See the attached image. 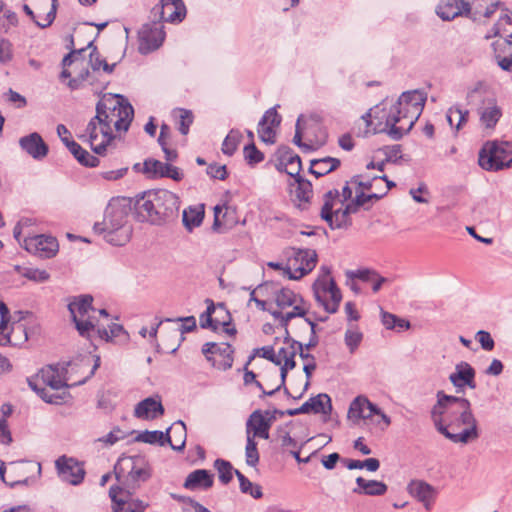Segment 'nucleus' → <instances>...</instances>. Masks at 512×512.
Returning a JSON list of instances; mask_svg holds the SVG:
<instances>
[{
  "mask_svg": "<svg viewBox=\"0 0 512 512\" xmlns=\"http://www.w3.org/2000/svg\"><path fill=\"white\" fill-rule=\"evenodd\" d=\"M431 418L439 433L456 444H468L480 436L478 421L471 403L464 397L437 393V402L432 407Z\"/></svg>",
  "mask_w": 512,
  "mask_h": 512,
  "instance_id": "obj_1",
  "label": "nucleus"
},
{
  "mask_svg": "<svg viewBox=\"0 0 512 512\" xmlns=\"http://www.w3.org/2000/svg\"><path fill=\"white\" fill-rule=\"evenodd\" d=\"M426 102V94L420 90L401 94L388 111L370 110L362 116L366 127L373 133H385L393 140L401 139L414 126Z\"/></svg>",
  "mask_w": 512,
  "mask_h": 512,
  "instance_id": "obj_2",
  "label": "nucleus"
},
{
  "mask_svg": "<svg viewBox=\"0 0 512 512\" xmlns=\"http://www.w3.org/2000/svg\"><path fill=\"white\" fill-rule=\"evenodd\" d=\"M179 197L166 189L148 190L135 202V216L140 222L163 225L178 216Z\"/></svg>",
  "mask_w": 512,
  "mask_h": 512,
  "instance_id": "obj_3",
  "label": "nucleus"
},
{
  "mask_svg": "<svg viewBox=\"0 0 512 512\" xmlns=\"http://www.w3.org/2000/svg\"><path fill=\"white\" fill-rule=\"evenodd\" d=\"M130 207L123 201L112 200L106 207L102 222L94 224V231L104 235L106 242L114 246L125 245L132 233L127 225Z\"/></svg>",
  "mask_w": 512,
  "mask_h": 512,
  "instance_id": "obj_4",
  "label": "nucleus"
},
{
  "mask_svg": "<svg viewBox=\"0 0 512 512\" xmlns=\"http://www.w3.org/2000/svg\"><path fill=\"white\" fill-rule=\"evenodd\" d=\"M134 117V109L120 94H105L96 105V119L103 121L101 131L115 128L126 132Z\"/></svg>",
  "mask_w": 512,
  "mask_h": 512,
  "instance_id": "obj_5",
  "label": "nucleus"
},
{
  "mask_svg": "<svg viewBox=\"0 0 512 512\" xmlns=\"http://www.w3.org/2000/svg\"><path fill=\"white\" fill-rule=\"evenodd\" d=\"M114 471L118 481L124 479V487H119L122 490L118 491L120 495L133 496L140 484L151 476L148 462L140 455L121 457L115 464Z\"/></svg>",
  "mask_w": 512,
  "mask_h": 512,
  "instance_id": "obj_6",
  "label": "nucleus"
},
{
  "mask_svg": "<svg viewBox=\"0 0 512 512\" xmlns=\"http://www.w3.org/2000/svg\"><path fill=\"white\" fill-rule=\"evenodd\" d=\"M478 163L486 171H500L512 167V142L492 140L483 144Z\"/></svg>",
  "mask_w": 512,
  "mask_h": 512,
  "instance_id": "obj_7",
  "label": "nucleus"
},
{
  "mask_svg": "<svg viewBox=\"0 0 512 512\" xmlns=\"http://www.w3.org/2000/svg\"><path fill=\"white\" fill-rule=\"evenodd\" d=\"M85 49H90V53L88 67L83 69L84 79H87L88 85H96L101 90H104L109 83L106 75H110L114 72L117 63H107L106 59L101 57L93 41H90Z\"/></svg>",
  "mask_w": 512,
  "mask_h": 512,
  "instance_id": "obj_8",
  "label": "nucleus"
},
{
  "mask_svg": "<svg viewBox=\"0 0 512 512\" xmlns=\"http://www.w3.org/2000/svg\"><path fill=\"white\" fill-rule=\"evenodd\" d=\"M322 271L324 275L313 284L314 296L328 313H335L342 300L341 291L334 279L329 277V268L322 267Z\"/></svg>",
  "mask_w": 512,
  "mask_h": 512,
  "instance_id": "obj_9",
  "label": "nucleus"
},
{
  "mask_svg": "<svg viewBox=\"0 0 512 512\" xmlns=\"http://www.w3.org/2000/svg\"><path fill=\"white\" fill-rule=\"evenodd\" d=\"M275 301L277 306L281 309L293 307L292 311L286 313L278 310L271 311L272 316L279 320L281 327L284 329L288 327V322L291 319L304 317L306 315L307 310L301 305L303 301L302 298L288 288L280 289L275 295Z\"/></svg>",
  "mask_w": 512,
  "mask_h": 512,
  "instance_id": "obj_10",
  "label": "nucleus"
},
{
  "mask_svg": "<svg viewBox=\"0 0 512 512\" xmlns=\"http://www.w3.org/2000/svg\"><path fill=\"white\" fill-rule=\"evenodd\" d=\"M337 200H339V191L337 189L327 191L323 196L324 203L320 216L333 230L348 229L352 225L351 218L346 214L342 206L337 208Z\"/></svg>",
  "mask_w": 512,
  "mask_h": 512,
  "instance_id": "obj_11",
  "label": "nucleus"
},
{
  "mask_svg": "<svg viewBox=\"0 0 512 512\" xmlns=\"http://www.w3.org/2000/svg\"><path fill=\"white\" fill-rule=\"evenodd\" d=\"M104 122L97 120L96 115L88 122L84 132L79 135L82 141H87L93 152L97 155H104L107 147L111 145L115 139L113 129H108L107 133L101 131V126Z\"/></svg>",
  "mask_w": 512,
  "mask_h": 512,
  "instance_id": "obj_12",
  "label": "nucleus"
},
{
  "mask_svg": "<svg viewBox=\"0 0 512 512\" xmlns=\"http://www.w3.org/2000/svg\"><path fill=\"white\" fill-rule=\"evenodd\" d=\"M92 302V296L82 295L68 305L75 327L82 337H89V330L93 327L92 322L86 318L90 313L96 312L92 307Z\"/></svg>",
  "mask_w": 512,
  "mask_h": 512,
  "instance_id": "obj_13",
  "label": "nucleus"
},
{
  "mask_svg": "<svg viewBox=\"0 0 512 512\" xmlns=\"http://www.w3.org/2000/svg\"><path fill=\"white\" fill-rule=\"evenodd\" d=\"M317 253L312 249H297L288 260L285 274L289 279L298 280L310 273L316 266Z\"/></svg>",
  "mask_w": 512,
  "mask_h": 512,
  "instance_id": "obj_14",
  "label": "nucleus"
},
{
  "mask_svg": "<svg viewBox=\"0 0 512 512\" xmlns=\"http://www.w3.org/2000/svg\"><path fill=\"white\" fill-rule=\"evenodd\" d=\"M277 410L273 412L266 410H255L253 411L246 421V437L255 439L256 437L262 439H269V430L276 420L275 414Z\"/></svg>",
  "mask_w": 512,
  "mask_h": 512,
  "instance_id": "obj_15",
  "label": "nucleus"
},
{
  "mask_svg": "<svg viewBox=\"0 0 512 512\" xmlns=\"http://www.w3.org/2000/svg\"><path fill=\"white\" fill-rule=\"evenodd\" d=\"M165 39L164 26L152 18L151 23L144 24L139 31V51L148 54L158 49Z\"/></svg>",
  "mask_w": 512,
  "mask_h": 512,
  "instance_id": "obj_16",
  "label": "nucleus"
},
{
  "mask_svg": "<svg viewBox=\"0 0 512 512\" xmlns=\"http://www.w3.org/2000/svg\"><path fill=\"white\" fill-rule=\"evenodd\" d=\"M186 15V7L182 0H160L151 10V16L158 22H181Z\"/></svg>",
  "mask_w": 512,
  "mask_h": 512,
  "instance_id": "obj_17",
  "label": "nucleus"
},
{
  "mask_svg": "<svg viewBox=\"0 0 512 512\" xmlns=\"http://www.w3.org/2000/svg\"><path fill=\"white\" fill-rule=\"evenodd\" d=\"M24 248L40 258L50 259L57 254L59 244L55 237L42 234L25 238Z\"/></svg>",
  "mask_w": 512,
  "mask_h": 512,
  "instance_id": "obj_18",
  "label": "nucleus"
},
{
  "mask_svg": "<svg viewBox=\"0 0 512 512\" xmlns=\"http://www.w3.org/2000/svg\"><path fill=\"white\" fill-rule=\"evenodd\" d=\"M476 112L479 116L481 127L488 133L495 129L503 115L502 108L494 97L484 98L477 107Z\"/></svg>",
  "mask_w": 512,
  "mask_h": 512,
  "instance_id": "obj_19",
  "label": "nucleus"
},
{
  "mask_svg": "<svg viewBox=\"0 0 512 512\" xmlns=\"http://www.w3.org/2000/svg\"><path fill=\"white\" fill-rule=\"evenodd\" d=\"M118 491H122L119 486H112L109 489V496L114 503L113 512H145L149 507V503L133 496L120 495Z\"/></svg>",
  "mask_w": 512,
  "mask_h": 512,
  "instance_id": "obj_20",
  "label": "nucleus"
},
{
  "mask_svg": "<svg viewBox=\"0 0 512 512\" xmlns=\"http://www.w3.org/2000/svg\"><path fill=\"white\" fill-rule=\"evenodd\" d=\"M143 173L149 178H170L174 181H181L184 177L179 168L151 158L144 161Z\"/></svg>",
  "mask_w": 512,
  "mask_h": 512,
  "instance_id": "obj_21",
  "label": "nucleus"
},
{
  "mask_svg": "<svg viewBox=\"0 0 512 512\" xmlns=\"http://www.w3.org/2000/svg\"><path fill=\"white\" fill-rule=\"evenodd\" d=\"M60 478L72 485H78L84 479L85 471L82 465L73 458L61 456L55 462Z\"/></svg>",
  "mask_w": 512,
  "mask_h": 512,
  "instance_id": "obj_22",
  "label": "nucleus"
},
{
  "mask_svg": "<svg viewBox=\"0 0 512 512\" xmlns=\"http://www.w3.org/2000/svg\"><path fill=\"white\" fill-rule=\"evenodd\" d=\"M407 492L422 503L426 510H430L438 495V490L424 480L414 479L407 485Z\"/></svg>",
  "mask_w": 512,
  "mask_h": 512,
  "instance_id": "obj_23",
  "label": "nucleus"
},
{
  "mask_svg": "<svg viewBox=\"0 0 512 512\" xmlns=\"http://www.w3.org/2000/svg\"><path fill=\"white\" fill-rule=\"evenodd\" d=\"M365 409H370L369 412H376V415L380 416L386 426L390 425L391 420L377 405L373 404L365 396H357L349 406L348 418L355 424L359 423Z\"/></svg>",
  "mask_w": 512,
  "mask_h": 512,
  "instance_id": "obj_24",
  "label": "nucleus"
},
{
  "mask_svg": "<svg viewBox=\"0 0 512 512\" xmlns=\"http://www.w3.org/2000/svg\"><path fill=\"white\" fill-rule=\"evenodd\" d=\"M475 374L474 368L468 362L461 361L456 364L455 371L449 375V380L457 392L463 391L466 386L475 389Z\"/></svg>",
  "mask_w": 512,
  "mask_h": 512,
  "instance_id": "obj_25",
  "label": "nucleus"
},
{
  "mask_svg": "<svg viewBox=\"0 0 512 512\" xmlns=\"http://www.w3.org/2000/svg\"><path fill=\"white\" fill-rule=\"evenodd\" d=\"M471 5L464 0H441L436 8L437 15L445 21H450L460 15H468Z\"/></svg>",
  "mask_w": 512,
  "mask_h": 512,
  "instance_id": "obj_26",
  "label": "nucleus"
},
{
  "mask_svg": "<svg viewBox=\"0 0 512 512\" xmlns=\"http://www.w3.org/2000/svg\"><path fill=\"white\" fill-rule=\"evenodd\" d=\"M236 212L228 206L217 205L214 207V221L212 230L217 233H225L237 224Z\"/></svg>",
  "mask_w": 512,
  "mask_h": 512,
  "instance_id": "obj_27",
  "label": "nucleus"
},
{
  "mask_svg": "<svg viewBox=\"0 0 512 512\" xmlns=\"http://www.w3.org/2000/svg\"><path fill=\"white\" fill-rule=\"evenodd\" d=\"M19 145L22 150L36 160H41L48 154V146L37 132L21 137Z\"/></svg>",
  "mask_w": 512,
  "mask_h": 512,
  "instance_id": "obj_28",
  "label": "nucleus"
},
{
  "mask_svg": "<svg viewBox=\"0 0 512 512\" xmlns=\"http://www.w3.org/2000/svg\"><path fill=\"white\" fill-rule=\"evenodd\" d=\"M164 414V407L160 399L148 397L140 401L134 409L135 417L144 420H153Z\"/></svg>",
  "mask_w": 512,
  "mask_h": 512,
  "instance_id": "obj_29",
  "label": "nucleus"
},
{
  "mask_svg": "<svg viewBox=\"0 0 512 512\" xmlns=\"http://www.w3.org/2000/svg\"><path fill=\"white\" fill-rule=\"evenodd\" d=\"M214 476L205 469H197L189 473L185 479L184 487L188 490H207L213 486Z\"/></svg>",
  "mask_w": 512,
  "mask_h": 512,
  "instance_id": "obj_30",
  "label": "nucleus"
},
{
  "mask_svg": "<svg viewBox=\"0 0 512 512\" xmlns=\"http://www.w3.org/2000/svg\"><path fill=\"white\" fill-rule=\"evenodd\" d=\"M187 437L186 425L183 421L174 422L165 432V443H169L175 451H182Z\"/></svg>",
  "mask_w": 512,
  "mask_h": 512,
  "instance_id": "obj_31",
  "label": "nucleus"
},
{
  "mask_svg": "<svg viewBox=\"0 0 512 512\" xmlns=\"http://www.w3.org/2000/svg\"><path fill=\"white\" fill-rule=\"evenodd\" d=\"M357 488L353 489L356 494H365L370 496H381L387 492V485L377 480H366L363 477L356 479Z\"/></svg>",
  "mask_w": 512,
  "mask_h": 512,
  "instance_id": "obj_32",
  "label": "nucleus"
},
{
  "mask_svg": "<svg viewBox=\"0 0 512 512\" xmlns=\"http://www.w3.org/2000/svg\"><path fill=\"white\" fill-rule=\"evenodd\" d=\"M340 160L334 157H324L320 159H312L310 161L309 172L317 178L324 176L340 166Z\"/></svg>",
  "mask_w": 512,
  "mask_h": 512,
  "instance_id": "obj_33",
  "label": "nucleus"
},
{
  "mask_svg": "<svg viewBox=\"0 0 512 512\" xmlns=\"http://www.w3.org/2000/svg\"><path fill=\"white\" fill-rule=\"evenodd\" d=\"M204 219V206H190L183 211L182 222L184 227L191 232L194 228L199 227Z\"/></svg>",
  "mask_w": 512,
  "mask_h": 512,
  "instance_id": "obj_34",
  "label": "nucleus"
},
{
  "mask_svg": "<svg viewBox=\"0 0 512 512\" xmlns=\"http://www.w3.org/2000/svg\"><path fill=\"white\" fill-rule=\"evenodd\" d=\"M233 352V348L230 344H219L214 355H217L220 359L217 360L213 358V365L221 370L230 369L233 365Z\"/></svg>",
  "mask_w": 512,
  "mask_h": 512,
  "instance_id": "obj_35",
  "label": "nucleus"
},
{
  "mask_svg": "<svg viewBox=\"0 0 512 512\" xmlns=\"http://www.w3.org/2000/svg\"><path fill=\"white\" fill-rule=\"evenodd\" d=\"M293 195L295 197V200L299 201V207H301V204H308L313 195L311 182L304 179L303 177L296 179Z\"/></svg>",
  "mask_w": 512,
  "mask_h": 512,
  "instance_id": "obj_36",
  "label": "nucleus"
},
{
  "mask_svg": "<svg viewBox=\"0 0 512 512\" xmlns=\"http://www.w3.org/2000/svg\"><path fill=\"white\" fill-rule=\"evenodd\" d=\"M492 36L512 38V13L506 12L499 18L492 28V33L487 35L486 38Z\"/></svg>",
  "mask_w": 512,
  "mask_h": 512,
  "instance_id": "obj_37",
  "label": "nucleus"
},
{
  "mask_svg": "<svg viewBox=\"0 0 512 512\" xmlns=\"http://www.w3.org/2000/svg\"><path fill=\"white\" fill-rule=\"evenodd\" d=\"M312 413L330 414L332 410L331 398L327 394H318L309 399Z\"/></svg>",
  "mask_w": 512,
  "mask_h": 512,
  "instance_id": "obj_38",
  "label": "nucleus"
},
{
  "mask_svg": "<svg viewBox=\"0 0 512 512\" xmlns=\"http://www.w3.org/2000/svg\"><path fill=\"white\" fill-rule=\"evenodd\" d=\"M285 330L284 343L287 344V347H282L279 349L277 353V358L281 359V362L288 358H295L297 354V344L298 341L292 339L290 337L288 327Z\"/></svg>",
  "mask_w": 512,
  "mask_h": 512,
  "instance_id": "obj_39",
  "label": "nucleus"
},
{
  "mask_svg": "<svg viewBox=\"0 0 512 512\" xmlns=\"http://www.w3.org/2000/svg\"><path fill=\"white\" fill-rule=\"evenodd\" d=\"M214 467L218 472L219 480L223 484L226 485L232 480L233 472L235 473V470L229 461L224 459H216L214 462Z\"/></svg>",
  "mask_w": 512,
  "mask_h": 512,
  "instance_id": "obj_40",
  "label": "nucleus"
},
{
  "mask_svg": "<svg viewBox=\"0 0 512 512\" xmlns=\"http://www.w3.org/2000/svg\"><path fill=\"white\" fill-rule=\"evenodd\" d=\"M453 117H457L455 129L456 131H459L467 123L469 119V111L462 109L459 105H454L448 109L446 114L447 121H451Z\"/></svg>",
  "mask_w": 512,
  "mask_h": 512,
  "instance_id": "obj_41",
  "label": "nucleus"
},
{
  "mask_svg": "<svg viewBox=\"0 0 512 512\" xmlns=\"http://www.w3.org/2000/svg\"><path fill=\"white\" fill-rule=\"evenodd\" d=\"M136 441L148 443V444H159L163 446L165 444V433L162 431L154 430V431H144L139 433L136 438Z\"/></svg>",
  "mask_w": 512,
  "mask_h": 512,
  "instance_id": "obj_42",
  "label": "nucleus"
},
{
  "mask_svg": "<svg viewBox=\"0 0 512 512\" xmlns=\"http://www.w3.org/2000/svg\"><path fill=\"white\" fill-rule=\"evenodd\" d=\"M241 138L242 135L239 131L231 130L223 141L222 152L228 156L233 155Z\"/></svg>",
  "mask_w": 512,
  "mask_h": 512,
  "instance_id": "obj_43",
  "label": "nucleus"
},
{
  "mask_svg": "<svg viewBox=\"0 0 512 512\" xmlns=\"http://www.w3.org/2000/svg\"><path fill=\"white\" fill-rule=\"evenodd\" d=\"M41 379L53 390H59L65 386V383L60 379L56 371L51 367L41 371Z\"/></svg>",
  "mask_w": 512,
  "mask_h": 512,
  "instance_id": "obj_44",
  "label": "nucleus"
},
{
  "mask_svg": "<svg viewBox=\"0 0 512 512\" xmlns=\"http://www.w3.org/2000/svg\"><path fill=\"white\" fill-rule=\"evenodd\" d=\"M245 456L247 465L255 467L258 464L259 452L255 439L246 437Z\"/></svg>",
  "mask_w": 512,
  "mask_h": 512,
  "instance_id": "obj_45",
  "label": "nucleus"
},
{
  "mask_svg": "<svg viewBox=\"0 0 512 512\" xmlns=\"http://www.w3.org/2000/svg\"><path fill=\"white\" fill-rule=\"evenodd\" d=\"M363 338V334L357 329H347L345 332V344L348 347L351 353L355 352V350L360 345Z\"/></svg>",
  "mask_w": 512,
  "mask_h": 512,
  "instance_id": "obj_46",
  "label": "nucleus"
},
{
  "mask_svg": "<svg viewBox=\"0 0 512 512\" xmlns=\"http://www.w3.org/2000/svg\"><path fill=\"white\" fill-rule=\"evenodd\" d=\"M22 275L25 278L38 283L46 282L50 278V275L46 270L31 267L24 268Z\"/></svg>",
  "mask_w": 512,
  "mask_h": 512,
  "instance_id": "obj_47",
  "label": "nucleus"
},
{
  "mask_svg": "<svg viewBox=\"0 0 512 512\" xmlns=\"http://www.w3.org/2000/svg\"><path fill=\"white\" fill-rule=\"evenodd\" d=\"M0 345H6L10 342V336L4 333V330L7 327L9 310L4 302H0Z\"/></svg>",
  "mask_w": 512,
  "mask_h": 512,
  "instance_id": "obj_48",
  "label": "nucleus"
},
{
  "mask_svg": "<svg viewBox=\"0 0 512 512\" xmlns=\"http://www.w3.org/2000/svg\"><path fill=\"white\" fill-rule=\"evenodd\" d=\"M299 156L289 148V147H283L279 149V158L278 163L276 164V168L279 171H282L284 167L292 163V161L298 159Z\"/></svg>",
  "mask_w": 512,
  "mask_h": 512,
  "instance_id": "obj_49",
  "label": "nucleus"
},
{
  "mask_svg": "<svg viewBox=\"0 0 512 512\" xmlns=\"http://www.w3.org/2000/svg\"><path fill=\"white\" fill-rule=\"evenodd\" d=\"M244 158L249 165H255L260 163L264 156L263 153L256 148L254 143H251L244 147Z\"/></svg>",
  "mask_w": 512,
  "mask_h": 512,
  "instance_id": "obj_50",
  "label": "nucleus"
},
{
  "mask_svg": "<svg viewBox=\"0 0 512 512\" xmlns=\"http://www.w3.org/2000/svg\"><path fill=\"white\" fill-rule=\"evenodd\" d=\"M123 332L122 325L111 323L108 325V328H106L103 325V328H99V338L105 341H110L114 337H117L120 335V333Z\"/></svg>",
  "mask_w": 512,
  "mask_h": 512,
  "instance_id": "obj_51",
  "label": "nucleus"
},
{
  "mask_svg": "<svg viewBox=\"0 0 512 512\" xmlns=\"http://www.w3.org/2000/svg\"><path fill=\"white\" fill-rule=\"evenodd\" d=\"M57 0H53V3H51L50 10L46 13L44 17H40L39 19H35V24L40 28H47L49 27L56 17V11H57Z\"/></svg>",
  "mask_w": 512,
  "mask_h": 512,
  "instance_id": "obj_52",
  "label": "nucleus"
},
{
  "mask_svg": "<svg viewBox=\"0 0 512 512\" xmlns=\"http://www.w3.org/2000/svg\"><path fill=\"white\" fill-rule=\"evenodd\" d=\"M179 113V131L181 134L186 135L193 122V115L191 111L185 109H179Z\"/></svg>",
  "mask_w": 512,
  "mask_h": 512,
  "instance_id": "obj_53",
  "label": "nucleus"
},
{
  "mask_svg": "<svg viewBox=\"0 0 512 512\" xmlns=\"http://www.w3.org/2000/svg\"><path fill=\"white\" fill-rule=\"evenodd\" d=\"M346 274L350 280L357 278L365 282H371L374 280L377 272L374 270L363 269L358 271H348Z\"/></svg>",
  "mask_w": 512,
  "mask_h": 512,
  "instance_id": "obj_54",
  "label": "nucleus"
},
{
  "mask_svg": "<svg viewBox=\"0 0 512 512\" xmlns=\"http://www.w3.org/2000/svg\"><path fill=\"white\" fill-rule=\"evenodd\" d=\"M81 165L86 167H97L100 164V160L89 153L84 148L81 150L79 156L76 159Z\"/></svg>",
  "mask_w": 512,
  "mask_h": 512,
  "instance_id": "obj_55",
  "label": "nucleus"
},
{
  "mask_svg": "<svg viewBox=\"0 0 512 512\" xmlns=\"http://www.w3.org/2000/svg\"><path fill=\"white\" fill-rule=\"evenodd\" d=\"M281 122V116L277 113L276 107L268 109L260 120V125L278 126Z\"/></svg>",
  "mask_w": 512,
  "mask_h": 512,
  "instance_id": "obj_56",
  "label": "nucleus"
},
{
  "mask_svg": "<svg viewBox=\"0 0 512 512\" xmlns=\"http://www.w3.org/2000/svg\"><path fill=\"white\" fill-rule=\"evenodd\" d=\"M476 339L484 350H493L495 343L489 332L484 330L478 331L476 333Z\"/></svg>",
  "mask_w": 512,
  "mask_h": 512,
  "instance_id": "obj_57",
  "label": "nucleus"
},
{
  "mask_svg": "<svg viewBox=\"0 0 512 512\" xmlns=\"http://www.w3.org/2000/svg\"><path fill=\"white\" fill-rule=\"evenodd\" d=\"M126 436L127 434L120 428H114L107 435H105L102 438H99V441L104 442L107 445H114L116 442H118L121 439H124Z\"/></svg>",
  "mask_w": 512,
  "mask_h": 512,
  "instance_id": "obj_58",
  "label": "nucleus"
},
{
  "mask_svg": "<svg viewBox=\"0 0 512 512\" xmlns=\"http://www.w3.org/2000/svg\"><path fill=\"white\" fill-rule=\"evenodd\" d=\"M274 127L275 126H271L268 124H266V125L259 124L258 133L263 142L270 143V144L275 142Z\"/></svg>",
  "mask_w": 512,
  "mask_h": 512,
  "instance_id": "obj_59",
  "label": "nucleus"
},
{
  "mask_svg": "<svg viewBox=\"0 0 512 512\" xmlns=\"http://www.w3.org/2000/svg\"><path fill=\"white\" fill-rule=\"evenodd\" d=\"M86 51L85 48L81 49H74L70 53L64 56L62 59V66L63 68H67L68 66H71L73 63H77L79 60L83 61L82 54Z\"/></svg>",
  "mask_w": 512,
  "mask_h": 512,
  "instance_id": "obj_60",
  "label": "nucleus"
},
{
  "mask_svg": "<svg viewBox=\"0 0 512 512\" xmlns=\"http://www.w3.org/2000/svg\"><path fill=\"white\" fill-rule=\"evenodd\" d=\"M382 151L385 154V161L387 162L395 163L402 157L400 145L385 146Z\"/></svg>",
  "mask_w": 512,
  "mask_h": 512,
  "instance_id": "obj_61",
  "label": "nucleus"
},
{
  "mask_svg": "<svg viewBox=\"0 0 512 512\" xmlns=\"http://www.w3.org/2000/svg\"><path fill=\"white\" fill-rule=\"evenodd\" d=\"M207 174L215 179L224 180L227 177L225 165L210 164L207 167Z\"/></svg>",
  "mask_w": 512,
  "mask_h": 512,
  "instance_id": "obj_62",
  "label": "nucleus"
},
{
  "mask_svg": "<svg viewBox=\"0 0 512 512\" xmlns=\"http://www.w3.org/2000/svg\"><path fill=\"white\" fill-rule=\"evenodd\" d=\"M200 326L204 329L210 328L213 331H217L220 327V322L213 319L209 313H202L200 315Z\"/></svg>",
  "mask_w": 512,
  "mask_h": 512,
  "instance_id": "obj_63",
  "label": "nucleus"
},
{
  "mask_svg": "<svg viewBox=\"0 0 512 512\" xmlns=\"http://www.w3.org/2000/svg\"><path fill=\"white\" fill-rule=\"evenodd\" d=\"M301 168V159L299 157L298 159L292 161V163L284 167L282 171L286 172L289 176L293 177L296 180L302 178L300 176Z\"/></svg>",
  "mask_w": 512,
  "mask_h": 512,
  "instance_id": "obj_64",
  "label": "nucleus"
}]
</instances>
